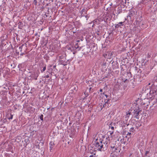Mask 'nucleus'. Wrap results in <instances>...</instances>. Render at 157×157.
<instances>
[{"label":"nucleus","instance_id":"obj_36","mask_svg":"<svg viewBox=\"0 0 157 157\" xmlns=\"http://www.w3.org/2000/svg\"><path fill=\"white\" fill-rule=\"evenodd\" d=\"M91 87H90V89H89L90 90V89H91Z\"/></svg>","mask_w":157,"mask_h":157},{"label":"nucleus","instance_id":"obj_16","mask_svg":"<svg viewBox=\"0 0 157 157\" xmlns=\"http://www.w3.org/2000/svg\"><path fill=\"white\" fill-rule=\"evenodd\" d=\"M96 155L95 153H94L93 154L90 155L89 157H96Z\"/></svg>","mask_w":157,"mask_h":157},{"label":"nucleus","instance_id":"obj_5","mask_svg":"<svg viewBox=\"0 0 157 157\" xmlns=\"http://www.w3.org/2000/svg\"><path fill=\"white\" fill-rule=\"evenodd\" d=\"M38 76V74L37 73L34 72L31 75V78L33 79H37V78Z\"/></svg>","mask_w":157,"mask_h":157},{"label":"nucleus","instance_id":"obj_13","mask_svg":"<svg viewBox=\"0 0 157 157\" xmlns=\"http://www.w3.org/2000/svg\"><path fill=\"white\" fill-rule=\"evenodd\" d=\"M33 3L36 6L37 4V2L36 0H34L33 1Z\"/></svg>","mask_w":157,"mask_h":157},{"label":"nucleus","instance_id":"obj_25","mask_svg":"<svg viewBox=\"0 0 157 157\" xmlns=\"http://www.w3.org/2000/svg\"><path fill=\"white\" fill-rule=\"evenodd\" d=\"M133 129V128H131L130 129V131H132Z\"/></svg>","mask_w":157,"mask_h":157},{"label":"nucleus","instance_id":"obj_38","mask_svg":"<svg viewBox=\"0 0 157 157\" xmlns=\"http://www.w3.org/2000/svg\"><path fill=\"white\" fill-rule=\"evenodd\" d=\"M65 31H67V30H66V29H65Z\"/></svg>","mask_w":157,"mask_h":157},{"label":"nucleus","instance_id":"obj_19","mask_svg":"<svg viewBox=\"0 0 157 157\" xmlns=\"http://www.w3.org/2000/svg\"><path fill=\"white\" fill-rule=\"evenodd\" d=\"M43 116L42 114L41 115L40 117V119L42 121H43Z\"/></svg>","mask_w":157,"mask_h":157},{"label":"nucleus","instance_id":"obj_24","mask_svg":"<svg viewBox=\"0 0 157 157\" xmlns=\"http://www.w3.org/2000/svg\"><path fill=\"white\" fill-rule=\"evenodd\" d=\"M85 17L87 18L86 19L87 20V19L89 18V17L87 15L85 16Z\"/></svg>","mask_w":157,"mask_h":157},{"label":"nucleus","instance_id":"obj_22","mask_svg":"<svg viewBox=\"0 0 157 157\" xmlns=\"http://www.w3.org/2000/svg\"><path fill=\"white\" fill-rule=\"evenodd\" d=\"M96 33H97V35H99V34L100 32L98 30H97V31H96Z\"/></svg>","mask_w":157,"mask_h":157},{"label":"nucleus","instance_id":"obj_11","mask_svg":"<svg viewBox=\"0 0 157 157\" xmlns=\"http://www.w3.org/2000/svg\"><path fill=\"white\" fill-rule=\"evenodd\" d=\"M122 10L121 9L118 8V10H117V14L118 15L120 13L122 12Z\"/></svg>","mask_w":157,"mask_h":157},{"label":"nucleus","instance_id":"obj_33","mask_svg":"<svg viewBox=\"0 0 157 157\" xmlns=\"http://www.w3.org/2000/svg\"><path fill=\"white\" fill-rule=\"evenodd\" d=\"M38 36V34H36V36Z\"/></svg>","mask_w":157,"mask_h":157},{"label":"nucleus","instance_id":"obj_15","mask_svg":"<svg viewBox=\"0 0 157 157\" xmlns=\"http://www.w3.org/2000/svg\"><path fill=\"white\" fill-rule=\"evenodd\" d=\"M97 19H96L94 20L92 22H93L94 24H96L97 23Z\"/></svg>","mask_w":157,"mask_h":157},{"label":"nucleus","instance_id":"obj_31","mask_svg":"<svg viewBox=\"0 0 157 157\" xmlns=\"http://www.w3.org/2000/svg\"><path fill=\"white\" fill-rule=\"evenodd\" d=\"M36 39L37 38H36ZM39 39V38H37V39Z\"/></svg>","mask_w":157,"mask_h":157},{"label":"nucleus","instance_id":"obj_27","mask_svg":"<svg viewBox=\"0 0 157 157\" xmlns=\"http://www.w3.org/2000/svg\"><path fill=\"white\" fill-rule=\"evenodd\" d=\"M94 24H93V25L92 26V27H94Z\"/></svg>","mask_w":157,"mask_h":157},{"label":"nucleus","instance_id":"obj_34","mask_svg":"<svg viewBox=\"0 0 157 157\" xmlns=\"http://www.w3.org/2000/svg\"><path fill=\"white\" fill-rule=\"evenodd\" d=\"M69 49H69H71V48H69V49Z\"/></svg>","mask_w":157,"mask_h":157},{"label":"nucleus","instance_id":"obj_4","mask_svg":"<svg viewBox=\"0 0 157 157\" xmlns=\"http://www.w3.org/2000/svg\"><path fill=\"white\" fill-rule=\"evenodd\" d=\"M79 41H80L78 40L74 42L73 45H71L72 48H73V49H78V50H79L80 48H79V46L78 43V42H79Z\"/></svg>","mask_w":157,"mask_h":157},{"label":"nucleus","instance_id":"obj_8","mask_svg":"<svg viewBox=\"0 0 157 157\" xmlns=\"http://www.w3.org/2000/svg\"><path fill=\"white\" fill-rule=\"evenodd\" d=\"M113 124L114 126H115V124H113V123H111L109 125V128L111 129V130H114V127L113 126Z\"/></svg>","mask_w":157,"mask_h":157},{"label":"nucleus","instance_id":"obj_10","mask_svg":"<svg viewBox=\"0 0 157 157\" xmlns=\"http://www.w3.org/2000/svg\"><path fill=\"white\" fill-rule=\"evenodd\" d=\"M60 63L61 64L64 66H65L67 65V62L64 61L62 60L60 61Z\"/></svg>","mask_w":157,"mask_h":157},{"label":"nucleus","instance_id":"obj_32","mask_svg":"<svg viewBox=\"0 0 157 157\" xmlns=\"http://www.w3.org/2000/svg\"><path fill=\"white\" fill-rule=\"evenodd\" d=\"M111 147L112 148H114V147H112V146H111Z\"/></svg>","mask_w":157,"mask_h":157},{"label":"nucleus","instance_id":"obj_9","mask_svg":"<svg viewBox=\"0 0 157 157\" xmlns=\"http://www.w3.org/2000/svg\"><path fill=\"white\" fill-rule=\"evenodd\" d=\"M49 145H50V151H51V150L53 149L54 146V144L53 143H52V142H51L49 143Z\"/></svg>","mask_w":157,"mask_h":157},{"label":"nucleus","instance_id":"obj_2","mask_svg":"<svg viewBox=\"0 0 157 157\" xmlns=\"http://www.w3.org/2000/svg\"><path fill=\"white\" fill-rule=\"evenodd\" d=\"M140 111L141 110L139 108H138V109H134L133 112V115L137 119H139L138 115Z\"/></svg>","mask_w":157,"mask_h":157},{"label":"nucleus","instance_id":"obj_7","mask_svg":"<svg viewBox=\"0 0 157 157\" xmlns=\"http://www.w3.org/2000/svg\"><path fill=\"white\" fill-rule=\"evenodd\" d=\"M81 13L82 16H84V15L87 13V10L86 9H83L81 11Z\"/></svg>","mask_w":157,"mask_h":157},{"label":"nucleus","instance_id":"obj_14","mask_svg":"<svg viewBox=\"0 0 157 157\" xmlns=\"http://www.w3.org/2000/svg\"><path fill=\"white\" fill-rule=\"evenodd\" d=\"M109 132H110V137L112 138V134L113 133V131H109Z\"/></svg>","mask_w":157,"mask_h":157},{"label":"nucleus","instance_id":"obj_41","mask_svg":"<svg viewBox=\"0 0 157 157\" xmlns=\"http://www.w3.org/2000/svg\"><path fill=\"white\" fill-rule=\"evenodd\" d=\"M112 4H110V6H111L112 5Z\"/></svg>","mask_w":157,"mask_h":157},{"label":"nucleus","instance_id":"obj_20","mask_svg":"<svg viewBox=\"0 0 157 157\" xmlns=\"http://www.w3.org/2000/svg\"><path fill=\"white\" fill-rule=\"evenodd\" d=\"M10 115V117L8 118L9 119V120L12 119L13 118V115L11 114Z\"/></svg>","mask_w":157,"mask_h":157},{"label":"nucleus","instance_id":"obj_17","mask_svg":"<svg viewBox=\"0 0 157 157\" xmlns=\"http://www.w3.org/2000/svg\"><path fill=\"white\" fill-rule=\"evenodd\" d=\"M147 1V0H142V1L140 2V3L142 4H144L146 2H145V1Z\"/></svg>","mask_w":157,"mask_h":157},{"label":"nucleus","instance_id":"obj_28","mask_svg":"<svg viewBox=\"0 0 157 157\" xmlns=\"http://www.w3.org/2000/svg\"><path fill=\"white\" fill-rule=\"evenodd\" d=\"M156 151H157V144L156 147Z\"/></svg>","mask_w":157,"mask_h":157},{"label":"nucleus","instance_id":"obj_21","mask_svg":"<svg viewBox=\"0 0 157 157\" xmlns=\"http://www.w3.org/2000/svg\"><path fill=\"white\" fill-rule=\"evenodd\" d=\"M49 75H48L44 76V78H49Z\"/></svg>","mask_w":157,"mask_h":157},{"label":"nucleus","instance_id":"obj_40","mask_svg":"<svg viewBox=\"0 0 157 157\" xmlns=\"http://www.w3.org/2000/svg\"><path fill=\"white\" fill-rule=\"evenodd\" d=\"M41 0H40V2H41Z\"/></svg>","mask_w":157,"mask_h":157},{"label":"nucleus","instance_id":"obj_6","mask_svg":"<svg viewBox=\"0 0 157 157\" xmlns=\"http://www.w3.org/2000/svg\"><path fill=\"white\" fill-rule=\"evenodd\" d=\"M124 22H120L118 23L117 24H115V29H117L119 27L121 28V26H123L124 25L123 24Z\"/></svg>","mask_w":157,"mask_h":157},{"label":"nucleus","instance_id":"obj_26","mask_svg":"<svg viewBox=\"0 0 157 157\" xmlns=\"http://www.w3.org/2000/svg\"><path fill=\"white\" fill-rule=\"evenodd\" d=\"M99 90H100V91L101 92H102V90L101 89H100Z\"/></svg>","mask_w":157,"mask_h":157},{"label":"nucleus","instance_id":"obj_18","mask_svg":"<svg viewBox=\"0 0 157 157\" xmlns=\"http://www.w3.org/2000/svg\"><path fill=\"white\" fill-rule=\"evenodd\" d=\"M130 114V113H127L126 115V116L125 117H129V115Z\"/></svg>","mask_w":157,"mask_h":157},{"label":"nucleus","instance_id":"obj_29","mask_svg":"<svg viewBox=\"0 0 157 157\" xmlns=\"http://www.w3.org/2000/svg\"><path fill=\"white\" fill-rule=\"evenodd\" d=\"M19 29H21V28H20V26H19Z\"/></svg>","mask_w":157,"mask_h":157},{"label":"nucleus","instance_id":"obj_1","mask_svg":"<svg viewBox=\"0 0 157 157\" xmlns=\"http://www.w3.org/2000/svg\"><path fill=\"white\" fill-rule=\"evenodd\" d=\"M109 137H104L102 140L97 139L95 142L94 146L96 149L101 151H104L107 150L109 145Z\"/></svg>","mask_w":157,"mask_h":157},{"label":"nucleus","instance_id":"obj_23","mask_svg":"<svg viewBox=\"0 0 157 157\" xmlns=\"http://www.w3.org/2000/svg\"><path fill=\"white\" fill-rule=\"evenodd\" d=\"M131 133L128 132L127 133V136H128V135L130 136L131 135Z\"/></svg>","mask_w":157,"mask_h":157},{"label":"nucleus","instance_id":"obj_37","mask_svg":"<svg viewBox=\"0 0 157 157\" xmlns=\"http://www.w3.org/2000/svg\"><path fill=\"white\" fill-rule=\"evenodd\" d=\"M21 48V47H19V49H20Z\"/></svg>","mask_w":157,"mask_h":157},{"label":"nucleus","instance_id":"obj_39","mask_svg":"<svg viewBox=\"0 0 157 157\" xmlns=\"http://www.w3.org/2000/svg\"><path fill=\"white\" fill-rule=\"evenodd\" d=\"M65 31H67V30H66V29H65Z\"/></svg>","mask_w":157,"mask_h":157},{"label":"nucleus","instance_id":"obj_35","mask_svg":"<svg viewBox=\"0 0 157 157\" xmlns=\"http://www.w3.org/2000/svg\"><path fill=\"white\" fill-rule=\"evenodd\" d=\"M23 53L21 54V56L23 55Z\"/></svg>","mask_w":157,"mask_h":157},{"label":"nucleus","instance_id":"obj_30","mask_svg":"<svg viewBox=\"0 0 157 157\" xmlns=\"http://www.w3.org/2000/svg\"><path fill=\"white\" fill-rule=\"evenodd\" d=\"M48 4H47L46 6H48Z\"/></svg>","mask_w":157,"mask_h":157},{"label":"nucleus","instance_id":"obj_3","mask_svg":"<svg viewBox=\"0 0 157 157\" xmlns=\"http://www.w3.org/2000/svg\"><path fill=\"white\" fill-rule=\"evenodd\" d=\"M112 55V52H107L103 54L104 57L107 59H111Z\"/></svg>","mask_w":157,"mask_h":157},{"label":"nucleus","instance_id":"obj_12","mask_svg":"<svg viewBox=\"0 0 157 157\" xmlns=\"http://www.w3.org/2000/svg\"><path fill=\"white\" fill-rule=\"evenodd\" d=\"M46 69V66H45L44 67H43V69L42 70H41V72H43Z\"/></svg>","mask_w":157,"mask_h":157}]
</instances>
